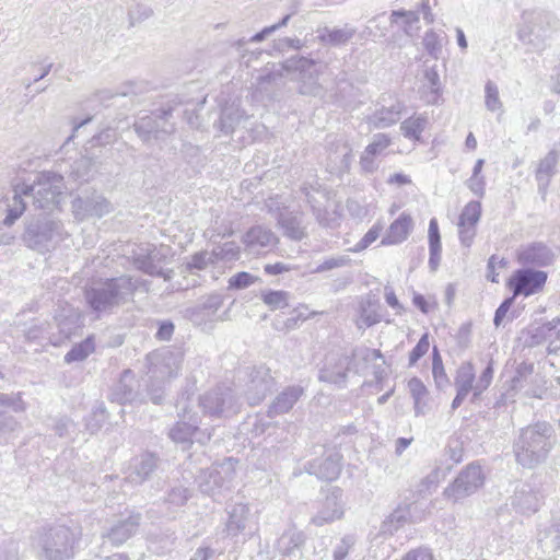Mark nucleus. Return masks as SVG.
I'll use <instances>...</instances> for the list:
<instances>
[{
	"mask_svg": "<svg viewBox=\"0 0 560 560\" xmlns=\"http://www.w3.org/2000/svg\"><path fill=\"white\" fill-rule=\"evenodd\" d=\"M383 355L380 350L371 349L366 347L355 348L350 357L351 370L355 373L362 372L369 362H374L377 359H382Z\"/></svg>",
	"mask_w": 560,
	"mask_h": 560,
	"instance_id": "nucleus-41",
	"label": "nucleus"
},
{
	"mask_svg": "<svg viewBox=\"0 0 560 560\" xmlns=\"http://www.w3.org/2000/svg\"><path fill=\"white\" fill-rule=\"evenodd\" d=\"M0 560H20L19 542L12 538L0 545Z\"/></svg>",
	"mask_w": 560,
	"mask_h": 560,
	"instance_id": "nucleus-61",
	"label": "nucleus"
},
{
	"mask_svg": "<svg viewBox=\"0 0 560 560\" xmlns=\"http://www.w3.org/2000/svg\"><path fill=\"white\" fill-rule=\"evenodd\" d=\"M409 513L406 509L395 510L383 524L385 533L393 534L398 530L408 520Z\"/></svg>",
	"mask_w": 560,
	"mask_h": 560,
	"instance_id": "nucleus-50",
	"label": "nucleus"
},
{
	"mask_svg": "<svg viewBox=\"0 0 560 560\" xmlns=\"http://www.w3.org/2000/svg\"><path fill=\"white\" fill-rule=\"evenodd\" d=\"M67 236L61 221L45 217L27 223L23 241L30 248L46 253L55 249Z\"/></svg>",
	"mask_w": 560,
	"mask_h": 560,
	"instance_id": "nucleus-5",
	"label": "nucleus"
},
{
	"mask_svg": "<svg viewBox=\"0 0 560 560\" xmlns=\"http://www.w3.org/2000/svg\"><path fill=\"white\" fill-rule=\"evenodd\" d=\"M427 125L423 116H411L400 124V131L407 139L419 141Z\"/></svg>",
	"mask_w": 560,
	"mask_h": 560,
	"instance_id": "nucleus-43",
	"label": "nucleus"
},
{
	"mask_svg": "<svg viewBox=\"0 0 560 560\" xmlns=\"http://www.w3.org/2000/svg\"><path fill=\"white\" fill-rule=\"evenodd\" d=\"M547 278V272L542 270L522 268L513 272L508 284L514 298L517 295L529 296L542 290Z\"/></svg>",
	"mask_w": 560,
	"mask_h": 560,
	"instance_id": "nucleus-14",
	"label": "nucleus"
},
{
	"mask_svg": "<svg viewBox=\"0 0 560 560\" xmlns=\"http://www.w3.org/2000/svg\"><path fill=\"white\" fill-rule=\"evenodd\" d=\"M182 355L171 350H160L147 355L148 375L150 381L163 384L178 374L182 365Z\"/></svg>",
	"mask_w": 560,
	"mask_h": 560,
	"instance_id": "nucleus-10",
	"label": "nucleus"
},
{
	"mask_svg": "<svg viewBox=\"0 0 560 560\" xmlns=\"http://www.w3.org/2000/svg\"><path fill=\"white\" fill-rule=\"evenodd\" d=\"M215 264L219 261H234L240 257V247L234 242H226L215 246L212 250Z\"/></svg>",
	"mask_w": 560,
	"mask_h": 560,
	"instance_id": "nucleus-47",
	"label": "nucleus"
},
{
	"mask_svg": "<svg viewBox=\"0 0 560 560\" xmlns=\"http://www.w3.org/2000/svg\"><path fill=\"white\" fill-rule=\"evenodd\" d=\"M199 406L211 417L230 416L238 411L237 399L228 386H219L199 397Z\"/></svg>",
	"mask_w": 560,
	"mask_h": 560,
	"instance_id": "nucleus-11",
	"label": "nucleus"
},
{
	"mask_svg": "<svg viewBox=\"0 0 560 560\" xmlns=\"http://www.w3.org/2000/svg\"><path fill=\"white\" fill-rule=\"evenodd\" d=\"M273 386L275 380L271 376L270 369L265 365L255 366L249 374V381L245 389L248 404L252 406L258 405Z\"/></svg>",
	"mask_w": 560,
	"mask_h": 560,
	"instance_id": "nucleus-17",
	"label": "nucleus"
},
{
	"mask_svg": "<svg viewBox=\"0 0 560 560\" xmlns=\"http://www.w3.org/2000/svg\"><path fill=\"white\" fill-rule=\"evenodd\" d=\"M481 217V203L469 201L463 209L458 219V237L464 247L469 248L477 233V224Z\"/></svg>",
	"mask_w": 560,
	"mask_h": 560,
	"instance_id": "nucleus-20",
	"label": "nucleus"
},
{
	"mask_svg": "<svg viewBox=\"0 0 560 560\" xmlns=\"http://www.w3.org/2000/svg\"><path fill=\"white\" fill-rule=\"evenodd\" d=\"M95 351V342L92 336L85 338L82 342L74 345L65 355V362H81Z\"/></svg>",
	"mask_w": 560,
	"mask_h": 560,
	"instance_id": "nucleus-44",
	"label": "nucleus"
},
{
	"mask_svg": "<svg viewBox=\"0 0 560 560\" xmlns=\"http://www.w3.org/2000/svg\"><path fill=\"white\" fill-rule=\"evenodd\" d=\"M153 14V10L143 3H136L128 11V16L130 21V25H135L136 23H141L149 19Z\"/></svg>",
	"mask_w": 560,
	"mask_h": 560,
	"instance_id": "nucleus-58",
	"label": "nucleus"
},
{
	"mask_svg": "<svg viewBox=\"0 0 560 560\" xmlns=\"http://www.w3.org/2000/svg\"><path fill=\"white\" fill-rule=\"evenodd\" d=\"M559 27L558 18L548 11H534L523 14V24L517 30V38L524 45L538 48L549 34Z\"/></svg>",
	"mask_w": 560,
	"mask_h": 560,
	"instance_id": "nucleus-7",
	"label": "nucleus"
},
{
	"mask_svg": "<svg viewBox=\"0 0 560 560\" xmlns=\"http://www.w3.org/2000/svg\"><path fill=\"white\" fill-rule=\"evenodd\" d=\"M244 113L237 107H226L222 110L220 117V129L224 133H232L242 121L246 120Z\"/></svg>",
	"mask_w": 560,
	"mask_h": 560,
	"instance_id": "nucleus-42",
	"label": "nucleus"
},
{
	"mask_svg": "<svg viewBox=\"0 0 560 560\" xmlns=\"http://www.w3.org/2000/svg\"><path fill=\"white\" fill-rule=\"evenodd\" d=\"M423 78L430 89V94L432 95V100H430V102L436 101L441 91L440 75L438 73L436 66H425L423 70Z\"/></svg>",
	"mask_w": 560,
	"mask_h": 560,
	"instance_id": "nucleus-52",
	"label": "nucleus"
},
{
	"mask_svg": "<svg viewBox=\"0 0 560 560\" xmlns=\"http://www.w3.org/2000/svg\"><path fill=\"white\" fill-rule=\"evenodd\" d=\"M493 378V366L492 360L489 361L488 365L481 372L480 376L475 384V398H478L491 384Z\"/></svg>",
	"mask_w": 560,
	"mask_h": 560,
	"instance_id": "nucleus-59",
	"label": "nucleus"
},
{
	"mask_svg": "<svg viewBox=\"0 0 560 560\" xmlns=\"http://www.w3.org/2000/svg\"><path fill=\"white\" fill-rule=\"evenodd\" d=\"M0 407L11 408L15 412H24L27 408L26 402L23 400L22 393H0Z\"/></svg>",
	"mask_w": 560,
	"mask_h": 560,
	"instance_id": "nucleus-53",
	"label": "nucleus"
},
{
	"mask_svg": "<svg viewBox=\"0 0 560 560\" xmlns=\"http://www.w3.org/2000/svg\"><path fill=\"white\" fill-rule=\"evenodd\" d=\"M343 505L342 490L339 487H329L322 508L312 517L311 523L315 526H324L340 520L345 514Z\"/></svg>",
	"mask_w": 560,
	"mask_h": 560,
	"instance_id": "nucleus-18",
	"label": "nucleus"
},
{
	"mask_svg": "<svg viewBox=\"0 0 560 560\" xmlns=\"http://www.w3.org/2000/svg\"><path fill=\"white\" fill-rule=\"evenodd\" d=\"M556 258L553 250L542 242L522 245L516 252L517 262L524 267L542 268L550 266Z\"/></svg>",
	"mask_w": 560,
	"mask_h": 560,
	"instance_id": "nucleus-19",
	"label": "nucleus"
},
{
	"mask_svg": "<svg viewBox=\"0 0 560 560\" xmlns=\"http://www.w3.org/2000/svg\"><path fill=\"white\" fill-rule=\"evenodd\" d=\"M475 378L476 372L471 362H463L457 371L454 378V385L456 390L469 394L472 392V400H475Z\"/></svg>",
	"mask_w": 560,
	"mask_h": 560,
	"instance_id": "nucleus-36",
	"label": "nucleus"
},
{
	"mask_svg": "<svg viewBox=\"0 0 560 560\" xmlns=\"http://www.w3.org/2000/svg\"><path fill=\"white\" fill-rule=\"evenodd\" d=\"M432 374L439 389H444L450 385V380L445 372L442 357L436 347H433L432 351Z\"/></svg>",
	"mask_w": 560,
	"mask_h": 560,
	"instance_id": "nucleus-46",
	"label": "nucleus"
},
{
	"mask_svg": "<svg viewBox=\"0 0 560 560\" xmlns=\"http://www.w3.org/2000/svg\"><path fill=\"white\" fill-rule=\"evenodd\" d=\"M486 92V107L491 110L495 112L502 107V103L499 97V90L495 83L492 81H488L485 86Z\"/></svg>",
	"mask_w": 560,
	"mask_h": 560,
	"instance_id": "nucleus-56",
	"label": "nucleus"
},
{
	"mask_svg": "<svg viewBox=\"0 0 560 560\" xmlns=\"http://www.w3.org/2000/svg\"><path fill=\"white\" fill-rule=\"evenodd\" d=\"M140 514H130L126 518L118 520L108 530L106 537L109 541L119 546L126 542L138 530Z\"/></svg>",
	"mask_w": 560,
	"mask_h": 560,
	"instance_id": "nucleus-28",
	"label": "nucleus"
},
{
	"mask_svg": "<svg viewBox=\"0 0 560 560\" xmlns=\"http://www.w3.org/2000/svg\"><path fill=\"white\" fill-rule=\"evenodd\" d=\"M161 250L153 244H141L132 250V264L133 266L150 276L162 277L165 280H171L173 277V270H163L156 262L161 261Z\"/></svg>",
	"mask_w": 560,
	"mask_h": 560,
	"instance_id": "nucleus-15",
	"label": "nucleus"
},
{
	"mask_svg": "<svg viewBox=\"0 0 560 560\" xmlns=\"http://www.w3.org/2000/svg\"><path fill=\"white\" fill-rule=\"evenodd\" d=\"M318 39L324 45L340 46L348 43L357 33V30L346 24L340 28L324 27L317 31Z\"/></svg>",
	"mask_w": 560,
	"mask_h": 560,
	"instance_id": "nucleus-34",
	"label": "nucleus"
},
{
	"mask_svg": "<svg viewBox=\"0 0 560 560\" xmlns=\"http://www.w3.org/2000/svg\"><path fill=\"white\" fill-rule=\"evenodd\" d=\"M304 535L302 532L290 528L285 530L277 540V549L283 556L293 555L295 550L304 544Z\"/></svg>",
	"mask_w": 560,
	"mask_h": 560,
	"instance_id": "nucleus-38",
	"label": "nucleus"
},
{
	"mask_svg": "<svg viewBox=\"0 0 560 560\" xmlns=\"http://www.w3.org/2000/svg\"><path fill=\"white\" fill-rule=\"evenodd\" d=\"M553 429L547 422H537L521 430L514 444V453L518 464L533 468L542 463L552 448Z\"/></svg>",
	"mask_w": 560,
	"mask_h": 560,
	"instance_id": "nucleus-3",
	"label": "nucleus"
},
{
	"mask_svg": "<svg viewBox=\"0 0 560 560\" xmlns=\"http://www.w3.org/2000/svg\"><path fill=\"white\" fill-rule=\"evenodd\" d=\"M215 264L212 252H199L194 254L190 259L186 262L185 269L188 271L203 270L208 265Z\"/></svg>",
	"mask_w": 560,
	"mask_h": 560,
	"instance_id": "nucleus-51",
	"label": "nucleus"
},
{
	"mask_svg": "<svg viewBox=\"0 0 560 560\" xmlns=\"http://www.w3.org/2000/svg\"><path fill=\"white\" fill-rule=\"evenodd\" d=\"M429 335L424 334L409 353V365H415L429 351Z\"/></svg>",
	"mask_w": 560,
	"mask_h": 560,
	"instance_id": "nucleus-64",
	"label": "nucleus"
},
{
	"mask_svg": "<svg viewBox=\"0 0 560 560\" xmlns=\"http://www.w3.org/2000/svg\"><path fill=\"white\" fill-rule=\"evenodd\" d=\"M351 370L349 355L340 357L336 363L328 364L319 371L318 378L322 382L343 386L347 381V372Z\"/></svg>",
	"mask_w": 560,
	"mask_h": 560,
	"instance_id": "nucleus-29",
	"label": "nucleus"
},
{
	"mask_svg": "<svg viewBox=\"0 0 560 560\" xmlns=\"http://www.w3.org/2000/svg\"><path fill=\"white\" fill-rule=\"evenodd\" d=\"M158 467V457L152 453H143L133 458L127 481L133 485H141Z\"/></svg>",
	"mask_w": 560,
	"mask_h": 560,
	"instance_id": "nucleus-23",
	"label": "nucleus"
},
{
	"mask_svg": "<svg viewBox=\"0 0 560 560\" xmlns=\"http://www.w3.org/2000/svg\"><path fill=\"white\" fill-rule=\"evenodd\" d=\"M190 498V491L188 488H185L183 486H177L172 488L167 497L165 499L166 503L174 508H179L186 504L188 499Z\"/></svg>",
	"mask_w": 560,
	"mask_h": 560,
	"instance_id": "nucleus-54",
	"label": "nucleus"
},
{
	"mask_svg": "<svg viewBox=\"0 0 560 560\" xmlns=\"http://www.w3.org/2000/svg\"><path fill=\"white\" fill-rule=\"evenodd\" d=\"M236 464L232 457L225 458L222 463L201 470L196 478L200 491L214 500L225 491H230L236 477Z\"/></svg>",
	"mask_w": 560,
	"mask_h": 560,
	"instance_id": "nucleus-6",
	"label": "nucleus"
},
{
	"mask_svg": "<svg viewBox=\"0 0 560 560\" xmlns=\"http://www.w3.org/2000/svg\"><path fill=\"white\" fill-rule=\"evenodd\" d=\"M243 242L248 250L259 253L261 249L272 248L278 238L271 230L256 225L246 232Z\"/></svg>",
	"mask_w": 560,
	"mask_h": 560,
	"instance_id": "nucleus-24",
	"label": "nucleus"
},
{
	"mask_svg": "<svg viewBox=\"0 0 560 560\" xmlns=\"http://www.w3.org/2000/svg\"><path fill=\"white\" fill-rule=\"evenodd\" d=\"M290 294L287 291L268 290L262 292L261 299L271 310H282L289 306Z\"/></svg>",
	"mask_w": 560,
	"mask_h": 560,
	"instance_id": "nucleus-48",
	"label": "nucleus"
},
{
	"mask_svg": "<svg viewBox=\"0 0 560 560\" xmlns=\"http://www.w3.org/2000/svg\"><path fill=\"white\" fill-rule=\"evenodd\" d=\"M174 107L167 105L162 107L151 115L139 117L135 124L133 129L138 137L144 142L149 143L152 139H158L160 133H170L173 131V126L167 127L168 118L172 117Z\"/></svg>",
	"mask_w": 560,
	"mask_h": 560,
	"instance_id": "nucleus-12",
	"label": "nucleus"
},
{
	"mask_svg": "<svg viewBox=\"0 0 560 560\" xmlns=\"http://www.w3.org/2000/svg\"><path fill=\"white\" fill-rule=\"evenodd\" d=\"M392 140L385 133H376L373 136L371 143H369L360 156V167L364 173H374L378 164L376 159L383 154L390 145Z\"/></svg>",
	"mask_w": 560,
	"mask_h": 560,
	"instance_id": "nucleus-21",
	"label": "nucleus"
},
{
	"mask_svg": "<svg viewBox=\"0 0 560 560\" xmlns=\"http://www.w3.org/2000/svg\"><path fill=\"white\" fill-rule=\"evenodd\" d=\"M223 298L219 293H211L203 299L199 304L198 310L203 312L205 315H213L222 305Z\"/></svg>",
	"mask_w": 560,
	"mask_h": 560,
	"instance_id": "nucleus-60",
	"label": "nucleus"
},
{
	"mask_svg": "<svg viewBox=\"0 0 560 560\" xmlns=\"http://www.w3.org/2000/svg\"><path fill=\"white\" fill-rule=\"evenodd\" d=\"M486 476L481 466L470 463L443 490V498L452 503H460L475 494L485 485Z\"/></svg>",
	"mask_w": 560,
	"mask_h": 560,
	"instance_id": "nucleus-8",
	"label": "nucleus"
},
{
	"mask_svg": "<svg viewBox=\"0 0 560 560\" xmlns=\"http://www.w3.org/2000/svg\"><path fill=\"white\" fill-rule=\"evenodd\" d=\"M349 262H350V258H349V256H346V255L329 257V258H326L323 262H320L315 268V271L316 272H325L328 270L345 267V266L349 265Z\"/></svg>",
	"mask_w": 560,
	"mask_h": 560,
	"instance_id": "nucleus-62",
	"label": "nucleus"
},
{
	"mask_svg": "<svg viewBox=\"0 0 560 560\" xmlns=\"http://www.w3.org/2000/svg\"><path fill=\"white\" fill-rule=\"evenodd\" d=\"M413 228L412 218L407 213H401L388 228L385 237L382 240L383 245H395L402 243Z\"/></svg>",
	"mask_w": 560,
	"mask_h": 560,
	"instance_id": "nucleus-30",
	"label": "nucleus"
},
{
	"mask_svg": "<svg viewBox=\"0 0 560 560\" xmlns=\"http://www.w3.org/2000/svg\"><path fill=\"white\" fill-rule=\"evenodd\" d=\"M149 291V282L141 278L122 275L116 278L92 279L84 290L89 307L98 316L113 313L132 300L136 291Z\"/></svg>",
	"mask_w": 560,
	"mask_h": 560,
	"instance_id": "nucleus-2",
	"label": "nucleus"
},
{
	"mask_svg": "<svg viewBox=\"0 0 560 560\" xmlns=\"http://www.w3.org/2000/svg\"><path fill=\"white\" fill-rule=\"evenodd\" d=\"M559 154L556 150H550L544 159H541L536 168L535 177L538 183V190L546 195L551 177L556 173Z\"/></svg>",
	"mask_w": 560,
	"mask_h": 560,
	"instance_id": "nucleus-31",
	"label": "nucleus"
},
{
	"mask_svg": "<svg viewBox=\"0 0 560 560\" xmlns=\"http://www.w3.org/2000/svg\"><path fill=\"white\" fill-rule=\"evenodd\" d=\"M423 45L429 55L435 59L439 58V55L442 50V45L436 33L433 31H428L423 37Z\"/></svg>",
	"mask_w": 560,
	"mask_h": 560,
	"instance_id": "nucleus-63",
	"label": "nucleus"
},
{
	"mask_svg": "<svg viewBox=\"0 0 560 560\" xmlns=\"http://www.w3.org/2000/svg\"><path fill=\"white\" fill-rule=\"evenodd\" d=\"M541 547L549 551L560 549V522L553 524L539 537Z\"/></svg>",
	"mask_w": 560,
	"mask_h": 560,
	"instance_id": "nucleus-49",
	"label": "nucleus"
},
{
	"mask_svg": "<svg viewBox=\"0 0 560 560\" xmlns=\"http://www.w3.org/2000/svg\"><path fill=\"white\" fill-rule=\"evenodd\" d=\"M65 189L63 177L51 171L38 173L32 184L14 179L0 201L7 212L3 224L11 226L22 217L26 210L25 198L31 196L36 209L52 212L59 208Z\"/></svg>",
	"mask_w": 560,
	"mask_h": 560,
	"instance_id": "nucleus-1",
	"label": "nucleus"
},
{
	"mask_svg": "<svg viewBox=\"0 0 560 560\" xmlns=\"http://www.w3.org/2000/svg\"><path fill=\"white\" fill-rule=\"evenodd\" d=\"M329 159L331 163H334L332 167L336 172H348L352 162V149L347 143H341L338 145L335 154L330 155Z\"/></svg>",
	"mask_w": 560,
	"mask_h": 560,
	"instance_id": "nucleus-45",
	"label": "nucleus"
},
{
	"mask_svg": "<svg viewBox=\"0 0 560 560\" xmlns=\"http://www.w3.org/2000/svg\"><path fill=\"white\" fill-rule=\"evenodd\" d=\"M383 228L384 226L382 223H375L351 250L357 253L365 249L368 246H370L373 242H375L378 238L381 232L383 231Z\"/></svg>",
	"mask_w": 560,
	"mask_h": 560,
	"instance_id": "nucleus-57",
	"label": "nucleus"
},
{
	"mask_svg": "<svg viewBox=\"0 0 560 560\" xmlns=\"http://www.w3.org/2000/svg\"><path fill=\"white\" fill-rule=\"evenodd\" d=\"M228 521L224 532L229 537H236L243 534L249 523L250 511L245 503H235L228 510Z\"/></svg>",
	"mask_w": 560,
	"mask_h": 560,
	"instance_id": "nucleus-27",
	"label": "nucleus"
},
{
	"mask_svg": "<svg viewBox=\"0 0 560 560\" xmlns=\"http://www.w3.org/2000/svg\"><path fill=\"white\" fill-rule=\"evenodd\" d=\"M539 378L538 375H534V365L532 363H521L516 369V374L512 380L514 389H526V393L533 397H541L540 390L529 389L527 385L529 382H534Z\"/></svg>",
	"mask_w": 560,
	"mask_h": 560,
	"instance_id": "nucleus-37",
	"label": "nucleus"
},
{
	"mask_svg": "<svg viewBox=\"0 0 560 560\" xmlns=\"http://www.w3.org/2000/svg\"><path fill=\"white\" fill-rule=\"evenodd\" d=\"M305 469L310 475H315L318 479L335 480L341 472L340 456L331 454L325 458L314 459L307 463Z\"/></svg>",
	"mask_w": 560,
	"mask_h": 560,
	"instance_id": "nucleus-22",
	"label": "nucleus"
},
{
	"mask_svg": "<svg viewBox=\"0 0 560 560\" xmlns=\"http://www.w3.org/2000/svg\"><path fill=\"white\" fill-rule=\"evenodd\" d=\"M357 542V538L352 534L345 535L340 541L336 545L332 558L334 560H345L349 555L350 550Z\"/></svg>",
	"mask_w": 560,
	"mask_h": 560,
	"instance_id": "nucleus-55",
	"label": "nucleus"
},
{
	"mask_svg": "<svg viewBox=\"0 0 560 560\" xmlns=\"http://www.w3.org/2000/svg\"><path fill=\"white\" fill-rule=\"evenodd\" d=\"M75 219L82 221L91 217L102 218L112 212V203L103 196L92 192L86 196H78L71 202Z\"/></svg>",
	"mask_w": 560,
	"mask_h": 560,
	"instance_id": "nucleus-16",
	"label": "nucleus"
},
{
	"mask_svg": "<svg viewBox=\"0 0 560 560\" xmlns=\"http://www.w3.org/2000/svg\"><path fill=\"white\" fill-rule=\"evenodd\" d=\"M278 222L283 229L284 235L289 238L293 241H301L306 236L302 215L293 214L291 212H282L279 215Z\"/></svg>",
	"mask_w": 560,
	"mask_h": 560,
	"instance_id": "nucleus-35",
	"label": "nucleus"
},
{
	"mask_svg": "<svg viewBox=\"0 0 560 560\" xmlns=\"http://www.w3.org/2000/svg\"><path fill=\"white\" fill-rule=\"evenodd\" d=\"M289 62V68L300 72V93L312 96L322 95L324 89L318 83V77L323 71V66L305 57L291 59Z\"/></svg>",
	"mask_w": 560,
	"mask_h": 560,
	"instance_id": "nucleus-13",
	"label": "nucleus"
},
{
	"mask_svg": "<svg viewBox=\"0 0 560 560\" xmlns=\"http://www.w3.org/2000/svg\"><path fill=\"white\" fill-rule=\"evenodd\" d=\"M79 542V532L61 524H48L38 528L33 544L46 560H69L73 558Z\"/></svg>",
	"mask_w": 560,
	"mask_h": 560,
	"instance_id": "nucleus-4",
	"label": "nucleus"
},
{
	"mask_svg": "<svg viewBox=\"0 0 560 560\" xmlns=\"http://www.w3.org/2000/svg\"><path fill=\"white\" fill-rule=\"evenodd\" d=\"M541 497L529 486H523L512 498V505L523 514H532L538 511Z\"/></svg>",
	"mask_w": 560,
	"mask_h": 560,
	"instance_id": "nucleus-32",
	"label": "nucleus"
},
{
	"mask_svg": "<svg viewBox=\"0 0 560 560\" xmlns=\"http://www.w3.org/2000/svg\"><path fill=\"white\" fill-rule=\"evenodd\" d=\"M189 401L190 394L187 392L183 393L176 404L179 419L168 432L170 439L177 444H182L184 450L192 444V435L196 432L197 424H199L197 413H191Z\"/></svg>",
	"mask_w": 560,
	"mask_h": 560,
	"instance_id": "nucleus-9",
	"label": "nucleus"
},
{
	"mask_svg": "<svg viewBox=\"0 0 560 560\" xmlns=\"http://www.w3.org/2000/svg\"><path fill=\"white\" fill-rule=\"evenodd\" d=\"M380 302L370 296L362 299L359 304V317L357 326L359 329H365L382 320L380 313Z\"/></svg>",
	"mask_w": 560,
	"mask_h": 560,
	"instance_id": "nucleus-33",
	"label": "nucleus"
},
{
	"mask_svg": "<svg viewBox=\"0 0 560 560\" xmlns=\"http://www.w3.org/2000/svg\"><path fill=\"white\" fill-rule=\"evenodd\" d=\"M95 173V165L91 158L81 156L70 165L69 177L78 183L89 182Z\"/></svg>",
	"mask_w": 560,
	"mask_h": 560,
	"instance_id": "nucleus-40",
	"label": "nucleus"
},
{
	"mask_svg": "<svg viewBox=\"0 0 560 560\" xmlns=\"http://www.w3.org/2000/svg\"><path fill=\"white\" fill-rule=\"evenodd\" d=\"M405 108L402 102L394 100L388 106L382 105L377 108L369 117V122L378 129L390 127L400 120Z\"/></svg>",
	"mask_w": 560,
	"mask_h": 560,
	"instance_id": "nucleus-25",
	"label": "nucleus"
},
{
	"mask_svg": "<svg viewBox=\"0 0 560 560\" xmlns=\"http://www.w3.org/2000/svg\"><path fill=\"white\" fill-rule=\"evenodd\" d=\"M560 319H553L551 322L540 325L536 329L535 337H541L549 342V351L553 353L560 352Z\"/></svg>",
	"mask_w": 560,
	"mask_h": 560,
	"instance_id": "nucleus-39",
	"label": "nucleus"
},
{
	"mask_svg": "<svg viewBox=\"0 0 560 560\" xmlns=\"http://www.w3.org/2000/svg\"><path fill=\"white\" fill-rule=\"evenodd\" d=\"M304 389L300 385L285 387L277 395L268 409V417L273 418L289 412L298 400L303 396Z\"/></svg>",
	"mask_w": 560,
	"mask_h": 560,
	"instance_id": "nucleus-26",
	"label": "nucleus"
}]
</instances>
